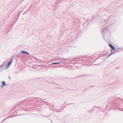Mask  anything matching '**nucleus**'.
<instances>
[{"instance_id": "obj_5", "label": "nucleus", "mask_w": 123, "mask_h": 123, "mask_svg": "<svg viewBox=\"0 0 123 123\" xmlns=\"http://www.w3.org/2000/svg\"><path fill=\"white\" fill-rule=\"evenodd\" d=\"M12 62V61H10V62H8V64L7 65V67L8 66L9 67V66L11 64Z\"/></svg>"}, {"instance_id": "obj_7", "label": "nucleus", "mask_w": 123, "mask_h": 123, "mask_svg": "<svg viewBox=\"0 0 123 123\" xmlns=\"http://www.w3.org/2000/svg\"><path fill=\"white\" fill-rule=\"evenodd\" d=\"M9 79L10 80V79H11V78L10 77H9Z\"/></svg>"}, {"instance_id": "obj_3", "label": "nucleus", "mask_w": 123, "mask_h": 123, "mask_svg": "<svg viewBox=\"0 0 123 123\" xmlns=\"http://www.w3.org/2000/svg\"><path fill=\"white\" fill-rule=\"evenodd\" d=\"M6 85V83L5 81H3L2 82V85H1V87H2L3 86H3H5Z\"/></svg>"}, {"instance_id": "obj_2", "label": "nucleus", "mask_w": 123, "mask_h": 123, "mask_svg": "<svg viewBox=\"0 0 123 123\" xmlns=\"http://www.w3.org/2000/svg\"><path fill=\"white\" fill-rule=\"evenodd\" d=\"M21 51L22 52V53L23 54H25V53H26L27 54H29V53L26 51H25L24 50H22Z\"/></svg>"}, {"instance_id": "obj_1", "label": "nucleus", "mask_w": 123, "mask_h": 123, "mask_svg": "<svg viewBox=\"0 0 123 123\" xmlns=\"http://www.w3.org/2000/svg\"><path fill=\"white\" fill-rule=\"evenodd\" d=\"M109 45L110 46V48L112 49V50L111 51V54L108 56V57H109V56H110L111 55H112V54H113L114 53V52H113L112 50H115V49L114 47L112 45H111V44H109Z\"/></svg>"}, {"instance_id": "obj_6", "label": "nucleus", "mask_w": 123, "mask_h": 123, "mask_svg": "<svg viewBox=\"0 0 123 123\" xmlns=\"http://www.w3.org/2000/svg\"><path fill=\"white\" fill-rule=\"evenodd\" d=\"M13 61V58H12L11 60V61Z\"/></svg>"}, {"instance_id": "obj_4", "label": "nucleus", "mask_w": 123, "mask_h": 123, "mask_svg": "<svg viewBox=\"0 0 123 123\" xmlns=\"http://www.w3.org/2000/svg\"><path fill=\"white\" fill-rule=\"evenodd\" d=\"M60 62H54L52 63L51 64H49V65H51L52 64H60Z\"/></svg>"}]
</instances>
